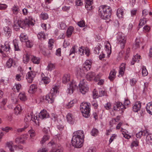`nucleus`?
Segmentation results:
<instances>
[{"mask_svg": "<svg viewBox=\"0 0 152 152\" xmlns=\"http://www.w3.org/2000/svg\"><path fill=\"white\" fill-rule=\"evenodd\" d=\"M84 135L83 130H78L74 132L72 137L71 142L74 147L80 148L83 145Z\"/></svg>", "mask_w": 152, "mask_h": 152, "instance_id": "obj_1", "label": "nucleus"}, {"mask_svg": "<svg viewBox=\"0 0 152 152\" xmlns=\"http://www.w3.org/2000/svg\"><path fill=\"white\" fill-rule=\"evenodd\" d=\"M111 10L110 7L107 6H100L99 9V15L103 19H109L111 14Z\"/></svg>", "mask_w": 152, "mask_h": 152, "instance_id": "obj_2", "label": "nucleus"}, {"mask_svg": "<svg viewBox=\"0 0 152 152\" xmlns=\"http://www.w3.org/2000/svg\"><path fill=\"white\" fill-rule=\"evenodd\" d=\"M58 88V86L54 85L53 86L52 89L51 90L50 93L45 97H42L40 98V101L42 102L45 99L48 103H52L54 101L56 94L57 92Z\"/></svg>", "mask_w": 152, "mask_h": 152, "instance_id": "obj_3", "label": "nucleus"}, {"mask_svg": "<svg viewBox=\"0 0 152 152\" xmlns=\"http://www.w3.org/2000/svg\"><path fill=\"white\" fill-rule=\"evenodd\" d=\"M35 22V20L31 16L29 17L28 19H26L25 20L21 19H18V21L15 20H14V22L18 23V25L23 28H25L26 27L29 26L30 25L33 26Z\"/></svg>", "mask_w": 152, "mask_h": 152, "instance_id": "obj_4", "label": "nucleus"}, {"mask_svg": "<svg viewBox=\"0 0 152 152\" xmlns=\"http://www.w3.org/2000/svg\"><path fill=\"white\" fill-rule=\"evenodd\" d=\"M48 149L50 152H63V148L60 144H56L53 140L48 144Z\"/></svg>", "mask_w": 152, "mask_h": 152, "instance_id": "obj_5", "label": "nucleus"}, {"mask_svg": "<svg viewBox=\"0 0 152 152\" xmlns=\"http://www.w3.org/2000/svg\"><path fill=\"white\" fill-rule=\"evenodd\" d=\"M80 110L83 117L87 118L90 115L89 106L87 103H82L80 106Z\"/></svg>", "mask_w": 152, "mask_h": 152, "instance_id": "obj_6", "label": "nucleus"}, {"mask_svg": "<svg viewBox=\"0 0 152 152\" xmlns=\"http://www.w3.org/2000/svg\"><path fill=\"white\" fill-rule=\"evenodd\" d=\"M79 88L80 91L83 94H84L88 92L89 89L87 83L84 80H80L79 84Z\"/></svg>", "mask_w": 152, "mask_h": 152, "instance_id": "obj_7", "label": "nucleus"}, {"mask_svg": "<svg viewBox=\"0 0 152 152\" xmlns=\"http://www.w3.org/2000/svg\"><path fill=\"white\" fill-rule=\"evenodd\" d=\"M117 39L120 45L121 48H124L126 42V38L124 34L122 33L119 32L118 34Z\"/></svg>", "mask_w": 152, "mask_h": 152, "instance_id": "obj_8", "label": "nucleus"}, {"mask_svg": "<svg viewBox=\"0 0 152 152\" xmlns=\"http://www.w3.org/2000/svg\"><path fill=\"white\" fill-rule=\"evenodd\" d=\"M10 50V45L9 43H5L4 46L2 45L0 46V53L4 57H5L7 55L4 53V51L9 52Z\"/></svg>", "mask_w": 152, "mask_h": 152, "instance_id": "obj_9", "label": "nucleus"}, {"mask_svg": "<svg viewBox=\"0 0 152 152\" xmlns=\"http://www.w3.org/2000/svg\"><path fill=\"white\" fill-rule=\"evenodd\" d=\"M25 121L28 122L30 121H33L34 123L37 124V121H38V117L37 116H36L34 115L33 113H31L30 114H28L26 115L24 119Z\"/></svg>", "mask_w": 152, "mask_h": 152, "instance_id": "obj_10", "label": "nucleus"}, {"mask_svg": "<svg viewBox=\"0 0 152 152\" xmlns=\"http://www.w3.org/2000/svg\"><path fill=\"white\" fill-rule=\"evenodd\" d=\"M76 88L77 86L75 83L73 81L71 82L68 85L67 92L68 94H71L73 93Z\"/></svg>", "mask_w": 152, "mask_h": 152, "instance_id": "obj_11", "label": "nucleus"}, {"mask_svg": "<svg viewBox=\"0 0 152 152\" xmlns=\"http://www.w3.org/2000/svg\"><path fill=\"white\" fill-rule=\"evenodd\" d=\"M36 75L35 72L31 71L28 72L26 75V79L28 83H31L33 80L34 78Z\"/></svg>", "mask_w": 152, "mask_h": 152, "instance_id": "obj_12", "label": "nucleus"}, {"mask_svg": "<svg viewBox=\"0 0 152 152\" xmlns=\"http://www.w3.org/2000/svg\"><path fill=\"white\" fill-rule=\"evenodd\" d=\"M90 50L88 48H85L82 46L79 48L78 53L80 55H83L84 53H85L87 56H88L90 54Z\"/></svg>", "mask_w": 152, "mask_h": 152, "instance_id": "obj_13", "label": "nucleus"}, {"mask_svg": "<svg viewBox=\"0 0 152 152\" xmlns=\"http://www.w3.org/2000/svg\"><path fill=\"white\" fill-rule=\"evenodd\" d=\"M86 72L83 68H78L76 69V75L77 78H80L84 76L85 72Z\"/></svg>", "mask_w": 152, "mask_h": 152, "instance_id": "obj_14", "label": "nucleus"}, {"mask_svg": "<svg viewBox=\"0 0 152 152\" xmlns=\"http://www.w3.org/2000/svg\"><path fill=\"white\" fill-rule=\"evenodd\" d=\"M126 108V107L124 106L122 103L118 102L116 103V106L114 107V110H123Z\"/></svg>", "mask_w": 152, "mask_h": 152, "instance_id": "obj_15", "label": "nucleus"}, {"mask_svg": "<svg viewBox=\"0 0 152 152\" xmlns=\"http://www.w3.org/2000/svg\"><path fill=\"white\" fill-rule=\"evenodd\" d=\"M91 60H86L83 64V68L86 71L89 70L91 67Z\"/></svg>", "mask_w": 152, "mask_h": 152, "instance_id": "obj_16", "label": "nucleus"}, {"mask_svg": "<svg viewBox=\"0 0 152 152\" xmlns=\"http://www.w3.org/2000/svg\"><path fill=\"white\" fill-rule=\"evenodd\" d=\"M105 43L106 44L105 45V51L107 53V56L108 58L109 57L111 52V46L109 42L108 41L105 42Z\"/></svg>", "mask_w": 152, "mask_h": 152, "instance_id": "obj_17", "label": "nucleus"}, {"mask_svg": "<svg viewBox=\"0 0 152 152\" xmlns=\"http://www.w3.org/2000/svg\"><path fill=\"white\" fill-rule=\"evenodd\" d=\"M86 4L85 8L88 11L91 10L93 9L92 5L93 4V0H85Z\"/></svg>", "mask_w": 152, "mask_h": 152, "instance_id": "obj_18", "label": "nucleus"}, {"mask_svg": "<svg viewBox=\"0 0 152 152\" xmlns=\"http://www.w3.org/2000/svg\"><path fill=\"white\" fill-rule=\"evenodd\" d=\"M49 116V115L47 111L43 110L41 111L39 113V117L38 118V121L39 118L41 119H44V118H48Z\"/></svg>", "mask_w": 152, "mask_h": 152, "instance_id": "obj_19", "label": "nucleus"}, {"mask_svg": "<svg viewBox=\"0 0 152 152\" xmlns=\"http://www.w3.org/2000/svg\"><path fill=\"white\" fill-rule=\"evenodd\" d=\"M125 69V64L123 63L121 64L120 65L119 69L118 70L119 74V77H122L124 75Z\"/></svg>", "mask_w": 152, "mask_h": 152, "instance_id": "obj_20", "label": "nucleus"}, {"mask_svg": "<svg viewBox=\"0 0 152 152\" xmlns=\"http://www.w3.org/2000/svg\"><path fill=\"white\" fill-rule=\"evenodd\" d=\"M77 47L76 46H73L70 49L69 52V55L71 56L72 58H74L75 55V53L77 52Z\"/></svg>", "mask_w": 152, "mask_h": 152, "instance_id": "obj_21", "label": "nucleus"}, {"mask_svg": "<svg viewBox=\"0 0 152 152\" xmlns=\"http://www.w3.org/2000/svg\"><path fill=\"white\" fill-rule=\"evenodd\" d=\"M66 119L67 121L70 124H72L75 121L74 118L72 114L68 113L66 115Z\"/></svg>", "mask_w": 152, "mask_h": 152, "instance_id": "obj_22", "label": "nucleus"}, {"mask_svg": "<svg viewBox=\"0 0 152 152\" xmlns=\"http://www.w3.org/2000/svg\"><path fill=\"white\" fill-rule=\"evenodd\" d=\"M141 106L140 103L139 102L135 103V104L133 106L132 109L134 112H137L140 110Z\"/></svg>", "mask_w": 152, "mask_h": 152, "instance_id": "obj_23", "label": "nucleus"}, {"mask_svg": "<svg viewBox=\"0 0 152 152\" xmlns=\"http://www.w3.org/2000/svg\"><path fill=\"white\" fill-rule=\"evenodd\" d=\"M4 33L6 36L9 37L12 33V30L9 27L6 26L4 28Z\"/></svg>", "mask_w": 152, "mask_h": 152, "instance_id": "obj_24", "label": "nucleus"}, {"mask_svg": "<svg viewBox=\"0 0 152 152\" xmlns=\"http://www.w3.org/2000/svg\"><path fill=\"white\" fill-rule=\"evenodd\" d=\"M70 75L69 74H65L62 78V81L63 83H67L70 80Z\"/></svg>", "mask_w": 152, "mask_h": 152, "instance_id": "obj_25", "label": "nucleus"}, {"mask_svg": "<svg viewBox=\"0 0 152 152\" xmlns=\"http://www.w3.org/2000/svg\"><path fill=\"white\" fill-rule=\"evenodd\" d=\"M44 75L42 73L41 74L42 76V81L45 84H48L50 81V79L49 77L47 76H45L44 75V77L43 76Z\"/></svg>", "mask_w": 152, "mask_h": 152, "instance_id": "obj_26", "label": "nucleus"}, {"mask_svg": "<svg viewBox=\"0 0 152 152\" xmlns=\"http://www.w3.org/2000/svg\"><path fill=\"white\" fill-rule=\"evenodd\" d=\"M95 75V74L93 72H90L86 75V78L88 81H91L93 79Z\"/></svg>", "mask_w": 152, "mask_h": 152, "instance_id": "obj_27", "label": "nucleus"}, {"mask_svg": "<svg viewBox=\"0 0 152 152\" xmlns=\"http://www.w3.org/2000/svg\"><path fill=\"white\" fill-rule=\"evenodd\" d=\"M124 10L122 8H119L117 12V15L119 18H122L123 16Z\"/></svg>", "mask_w": 152, "mask_h": 152, "instance_id": "obj_28", "label": "nucleus"}, {"mask_svg": "<svg viewBox=\"0 0 152 152\" xmlns=\"http://www.w3.org/2000/svg\"><path fill=\"white\" fill-rule=\"evenodd\" d=\"M146 108L148 113L152 115V102L147 104Z\"/></svg>", "mask_w": 152, "mask_h": 152, "instance_id": "obj_29", "label": "nucleus"}, {"mask_svg": "<svg viewBox=\"0 0 152 152\" xmlns=\"http://www.w3.org/2000/svg\"><path fill=\"white\" fill-rule=\"evenodd\" d=\"M74 30V28L72 26H69L66 32V35L67 37H70Z\"/></svg>", "mask_w": 152, "mask_h": 152, "instance_id": "obj_30", "label": "nucleus"}, {"mask_svg": "<svg viewBox=\"0 0 152 152\" xmlns=\"http://www.w3.org/2000/svg\"><path fill=\"white\" fill-rule=\"evenodd\" d=\"M146 140L147 143L148 145L152 143V134H149L147 135Z\"/></svg>", "mask_w": 152, "mask_h": 152, "instance_id": "obj_31", "label": "nucleus"}, {"mask_svg": "<svg viewBox=\"0 0 152 152\" xmlns=\"http://www.w3.org/2000/svg\"><path fill=\"white\" fill-rule=\"evenodd\" d=\"M14 15H16L19 12L20 9L18 6L14 5L11 9Z\"/></svg>", "mask_w": 152, "mask_h": 152, "instance_id": "obj_32", "label": "nucleus"}, {"mask_svg": "<svg viewBox=\"0 0 152 152\" xmlns=\"http://www.w3.org/2000/svg\"><path fill=\"white\" fill-rule=\"evenodd\" d=\"M37 86L34 84H32L30 86L29 89V91L31 93L35 92L37 90Z\"/></svg>", "mask_w": 152, "mask_h": 152, "instance_id": "obj_33", "label": "nucleus"}, {"mask_svg": "<svg viewBox=\"0 0 152 152\" xmlns=\"http://www.w3.org/2000/svg\"><path fill=\"white\" fill-rule=\"evenodd\" d=\"M50 137L48 135H45L43 136L40 142V143L43 144L46 141L50 139Z\"/></svg>", "mask_w": 152, "mask_h": 152, "instance_id": "obj_34", "label": "nucleus"}, {"mask_svg": "<svg viewBox=\"0 0 152 152\" xmlns=\"http://www.w3.org/2000/svg\"><path fill=\"white\" fill-rule=\"evenodd\" d=\"M30 55L28 53H26L23 56V61L25 64H27L29 60Z\"/></svg>", "mask_w": 152, "mask_h": 152, "instance_id": "obj_35", "label": "nucleus"}, {"mask_svg": "<svg viewBox=\"0 0 152 152\" xmlns=\"http://www.w3.org/2000/svg\"><path fill=\"white\" fill-rule=\"evenodd\" d=\"M22 109L20 105L17 106L15 109V113L16 115H18L21 112Z\"/></svg>", "mask_w": 152, "mask_h": 152, "instance_id": "obj_36", "label": "nucleus"}, {"mask_svg": "<svg viewBox=\"0 0 152 152\" xmlns=\"http://www.w3.org/2000/svg\"><path fill=\"white\" fill-rule=\"evenodd\" d=\"M140 56L137 54L136 55H135L132 58V61H133L132 62V65H133L134 64V62H138L139 61V60L140 59Z\"/></svg>", "mask_w": 152, "mask_h": 152, "instance_id": "obj_37", "label": "nucleus"}, {"mask_svg": "<svg viewBox=\"0 0 152 152\" xmlns=\"http://www.w3.org/2000/svg\"><path fill=\"white\" fill-rule=\"evenodd\" d=\"M13 63V60L12 58H9L7 61L6 64V66L8 68H10Z\"/></svg>", "mask_w": 152, "mask_h": 152, "instance_id": "obj_38", "label": "nucleus"}, {"mask_svg": "<svg viewBox=\"0 0 152 152\" xmlns=\"http://www.w3.org/2000/svg\"><path fill=\"white\" fill-rule=\"evenodd\" d=\"M18 97L20 99L23 101H25L27 99V97L24 93H20L18 96Z\"/></svg>", "mask_w": 152, "mask_h": 152, "instance_id": "obj_39", "label": "nucleus"}, {"mask_svg": "<svg viewBox=\"0 0 152 152\" xmlns=\"http://www.w3.org/2000/svg\"><path fill=\"white\" fill-rule=\"evenodd\" d=\"M37 37L38 39L41 40H44L45 39V34L43 32H40L38 33Z\"/></svg>", "mask_w": 152, "mask_h": 152, "instance_id": "obj_40", "label": "nucleus"}, {"mask_svg": "<svg viewBox=\"0 0 152 152\" xmlns=\"http://www.w3.org/2000/svg\"><path fill=\"white\" fill-rule=\"evenodd\" d=\"M115 74L116 72L114 70L111 71L108 77L109 79L111 81L113 80L115 77Z\"/></svg>", "mask_w": 152, "mask_h": 152, "instance_id": "obj_41", "label": "nucleus"}, {"mask_svg": "<svg viewBox=\"0 0 152 152\" xmlns=\"http://www.w3.org/2000/svg\"><path fill=\"white\" fill-rule=\"evenodd\" d=\"M139 40L136 39L135 43H134L133 45L132 49L135 50L138 48L139 47Z\"/></svg>", "mask_w": 152, "mask_h": 152, "instance_id": "obj_42", "label": "nucleus"}, {"mask_svg": "<svg viewBox=\"0 0 152 152\" xmlns=\"http://www.w3.org/2000/svg\"><path fill=\"white\" fill-rule=\"evenodd\" d=\"M55 68V66L54 64L50 63L48 64L46 69L48 71H51L52 70L54 69Z\"/></svg>", "mask_w": 152, "mask_h": 152, "instance_id": "obj_43", "label": "nucleus"}, {"mask_svg": "<svg viewBox=\"0 0 152 152\" xmlns=\"http://www.w3.org/2000/svg\"><path fill=\"white\" fill-rule=\"evenodd\" d=\"M20 38L22 42H24L25 41L28 39L27 35L24 33H22L20 35Z\"/></svg>", "mask_w": 152, "mask_h": 152, "instance_id": "obj_44", "label": "nucleus"}, {"mask_svg": "<svg viewBox=\"0 0 152 152\" xmlns=\"http://www.w3.org/2000/svg\"><path fill=\"white\" fill-rule=\"evenodd\" d=\"M31 61L34 64H38L39 63L40 59L39 58L34 56L31 58Z\"/></svg>", "mask_w": 152, "mask_h": 152, "instance_id": "obj_45", "label": "nucleus"}, {"mask_svg": "<svg viewBox=\"0 0 152 152\" xmlns=\"http://www.w3.org/2000/svg\"><path fill=\"white\" fill-rule=\"evenodd\" d=\"M15 143L16 144H19L20 143H23L24 142V140L22 139V137L16 138L15 140Z\"/></svg>", "mask_w": 152, "mask_h": 152, "instance_id": "obj_46", "label": "nucleus"}, {"mask_svg": "<svg viewBox=\"0 0 152 152\" xmlns=\"http://www.w3.org/2000/svg\"><path fill=\"white\" fill-rule=\"evenodd\" d=\"M21 88V86L20 84H15L13 87V89L15 92H18Z\"/></svg>", "mask_w": 152, "mask_h": 152, "instance_id": "obj_47", "label": "nucleus"}, {"mask_svg": "<svg viewBox=\"0 0 152 152\" xmlns=\"http://www.w3.org/2000/svg\"><path fill=\"white\" fill-rule=\"evenodd\" d=\"M76 103L75 100L71 101L69 102L66 104L65 106L66 108H69L73 106L74 103Z\"/></svg>", "mask_w": 152, "mask_h": 152, "instance_id": "obj_48", "label": "nucleus"}, {"mask_svg": "<svg viewBox=\"0 0 152 152\" xmlns=\"http://www.w3.org/2000/svg\"><path fill=\"white\" fill-rule=\"evenodd\" d=\"M54 41L53 39H50L48 41V48L49 49L51 50L53 48V45Z\"/></svg>", "mask_w": 152, "mask_h": 152, "instance_id": "obj_49", "label": "nucleus"}, {"mask_svg": "<svg viewBox=\"0 0 152 152\" xmlns=\"http://www.w3.org/2000/svg\"><path fill=\"white\" fill-rule=\"evenodd\" d=\"M148 20L147 19L143 18L142 19H141L140 20L139 26H143L146 23Z\"/></svg>", "mask_w": 152, "mask_h": 152, "instance_id": "obj_50", "label": "nucleus"}, {"mask_svg": "<svg viewBox=\"0 0 152 152\" xmlns=\"http://www.w3.org/2000/svg\"><path fill=\"white\" fill-rule=\"evenodd\" d=\"M40 17L43 20H46L48 18V16L47 13L42 12L40 15Z\"/></svg>", "mask_w": 152, "mask_h": 152, "instance_id": "obj_51", "label": "nucleus"}, {"mask_svg": "<svg viewBox=\"0 0 152 152\" xmlns=\"http://www.w3.org/2000/svg\"><path fill=\"white\" fill-rule=\"evenodd\" d=\"M142 74L144 76H146L148 74V72L146 67L143 66L142 68Z\"/></svg>", "mask_w": 152, "mask_h": 152, "instance_id": "obj_52", "label": "nucleus"}, {"mask_svg": "<svg viewBox=\"0 0 152 152\" xmlns=\"http://www.w3.org/2000/svg\"><path fill=\"white\" fill-rule=\"evenodd\" d=\"M100 44H98L95 48L94 51V53L96 54H98L99 53V50L101 49Z\"/></svg>", "mask_w": 152, "mask_h": 152, "instance_id": "obj_53", "label": "nucleus"}, {"mask_svg": "<svg viewBox=\"0 0 152 152\" xmlns=\"http://www.w3.org/2000/svg\"><path fill=\"white\" fill-rule=\"evenodd\" d=\"M28 132L30 134V136L31 138H32L35 136L36 133L32 129L29 130Z\"/></svg>", "mask_w": 152, "mask_h": 152, "instance_id": "obj_54", "label": "nucleus"}, {"mask_svg": "<svg viewBox=\"0 0 152 152\" xmlns=\"http://www.w3.org/2000/svg\"><path fill=\"white\" fill-rule=\"evenodd\" d=\"M98 133V130L95 128L93 129L91 131V134L93 136H96Z\"/></svg>", "mask_w": 152, "mask_h": 152, "instance_id": "obj_55", "label": "nucleus"}, {"mask_svg": "<svg viewBox=\"0 0 152 152\" xmlns=\"http://www.w3.org/2000/svg\"><path fill=\"white\" fill-rule=\"evenodd\" d=\"M23 74V72H21L20 74H17L16 76V80L17 81H20L22 78Z\"/></svg>", "mask_w": 152, "mask_h": 152, "instance_id": "obj_56", "label": "nucleus"}, {"mask_svg": "<svg viewBox=\"0 0 152 152\" xmlns=\"http://www.w3.org/2000/svg\"><path fill=\"white\" fill-rule=\"evenodd\" d=\"M28 125H26L23 128L17 129V132L18 133L22 132L24 131L25 130L28 128Z\"/></svg>", "mask_w": 152, "mask_h": 152, "instance_id": "obj_57", "label": "nucleus"}, {"mask_svg": "<svg viewBox=\"0 0 152 152\" xmlns=\"http://www.w3.org/2000/svg\"><path fill=\"white\" fill-rule=\"evenodd\" d=\"M50 152L48 149V145H47V149L46 148H42L39 149L37 152Z\"/></svg>", "mask_w": 152, "mask_h": 152, "instance_id": "obj_58", "label": "nucleus"}, {"mask_svg": "<svg viewBox=\"0 0 152 152\" xmlns=\"http://www.w3.org/2000/svg\"><path fill=\"white\" fill-rule=\"evenodd\" d=\"M137 80L135 78H132L130 81V84L131 86H134L137 82Z\"/></svg>", "mask_w": 152, "mask_h": 152, "instance_id": "obj_59", "label": "nucleus"}, {"mask_svg": "<svg viewBox=\"0 0 152 152\" xmlns=\"http://www.w3.org/2000/svg\"><path fill=\"white\" fill-rule=\"evenodd\" d=\"M13 43L14 46L15 48V50L16 51H18L19 50V47L18 45V43L17 42L15 41H13Z\"/></svg>", "mask_w": 152, "mask_h": 152, "instance_id": "obj_60", "label": "nucleus"}, {"mask_svg": "<svg viewBox=\"0 0 152 152\" xmlns=\"http://www.w3.org/2000/svg\"><path fill=\"white\" fill-rule=\"evenodd\" d=\"M77 24L80 27H83L85 26V23L84 20H82L78 22Z\"/></svg>", "mask_w": 152, "mask_h": 152, "instance_id": "obj_61", "label": "nucleus"}, {"mask_svg": "<svg viewBox=\"0 0 152 152\" xmlns=\"http://www.w3.org/2000/svg\"><path fill=\"white\" fill-rule=\"evenodd\" d=\"M26 42V45L28 48H30L31 47L32 44L29 40H26L24 41Z\"/></svg>", "mask_w": 152, "mask_h": 152, "instance_id": "obj_62", "label": "nucleus"}, {"mask_svg": "<svg viewBox=\"0 0 152 152\" xmlns=\"http://www.w3.org/2000/svg\"><path fill=\"white\" fill-rule=\"evenodd\" d=\"M117 135L115 134H113L112 136L110 137L109 140V144H110L113 141L114 139H115L117 137Z\"/></svg>", "mask_w": 152, "mask_h": 152, "instance_id": "obj_63", "label": "nucleus"}, {"mask_svg": "<svg viewBox=\"0 0 152 152\" xmlns=\"http://www.w3.org/2000/svg\"><path fill=\"white\" fill-rule=\"evenodd\" d=\"M138 141L136 140H134L133 141L131 144V146L132 147L134 146L136 147L138 146Z\"/></svg>", "mask_w": 152, "mask_h": 152, "instance_id": "obj_64", "label": "nucleus"}]
</instances>
